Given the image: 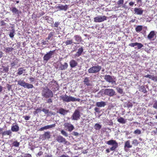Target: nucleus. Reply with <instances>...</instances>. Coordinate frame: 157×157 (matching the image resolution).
Instances as JSON below:
<instances>
[{
    "mask_svg": "<svg viewBox=\"0 0 157 157\" xmlns=\"http://www.w3.org/2000/svg\"><path fill=\"white\" fill-rule=\"evenodd\" d=\"M105 94L110 97H112L115 95V92L113 89H107L104 90Z\"/></svg>",
    "mask_w": 157,
    "mask_h": 157,
    "instance_id": "obj_8",
    "label": "nucleus"
},
{
    "mask_svg": "<svg viewBox=\"0 0 157 157\" xmlns=\"http://www.w3.org/2000/svg\"><path fill=\"white\" fill-rule=\"evenodd\" d=\"M23 157H32L31 155L29 154H26Z\"/></svg>",
    "mask_w": 157,
    "mask_h": 157,
    "instance_id": "obj_54",
    "label": "nucleus"
},
{
    "mask_svg": "<svg viewBox=\"0 0 157 157\" xmlns=\"http://www.w3.org/2000/svg\"><path fill=\"white\" fill-rule=\"evenodd\" d=\"M134 11L135 13L137 14L141 15L142 14L143 12V10L142 8H135L134 9Z\"/></svg>",
    "mask_w": 157,
    "mask_h": 157,
    "instance_id": "obj_19",
    "label": "nucleus"
},
{
    "mask_svg": "<svg viewBox=\"0 0 157 157\" xmlns=\"http://www.w3.org/2000/svg\"><path fill=\"white\" fill-rule=\"evenodd\" d=\"M56 50L50 51L45 54L43 57V60L44 62H48L52 57V56L55 52Z\"/></svg>",
    "mask_w": 157,
    "mask_h": 157,
    "instance_id": "obj_6",
    "label": "nucleus"
},
{
    "mask_svg": "<svg viewBox=\"0 0 157 157\" xmlns=\"http://www.w3.org/2000/svg\"><path fill=\"white\" fill-rule=\"evenodd\" d=\"M106 143L109 145L113 146L110 148V150L112 151H115L118 146V143L115 140H110L108 141Z\"/></svg>",
    "mask_w": 157,
    "mask_h": 157,
    "instance_id": "obj_5",
    "label": "nucleus"
},
{
    "mask_svg": "<svg viewBox=\"0 0 157 157\" xmlns=\"http://www.w3.org/2000/svg\"><path fill=\"white\" fill-rule=\"evenodd\" d=\"M94 128L96 130H99L101 128V126L99 124L96 123L94 125Z\"/></svg>",
    "mask_w": 157,
    "mask_h": 157,
    "instance_id": "obj_34",
    "label": "nucleus"
},
{
    "mask_svg": "<svg viewBox=\"0 0 157 157\" xmlns=\"http://www.w3.org/2000/svg\"><path fill=\"white\" fill-rule=\"evenodd\" d=\"M41 95L43 97L46 98H51L53 96V94L52 91L47 87L43 88Z\"/></svg>",
    "mask_w": 157,
    "mask_h": 157,
    "instance_id": "obj_1",
    "label": "nucleus"
},
{
    "mask_svg": "<svg viewBox=\"0 0 157 157\" xmlns=\"http://www.w3.org/2000/svg\"><path fill=\"white\" fill-rule=\"evenodd\" d=\"M127 106L128 108L132 107V103H131L130 104L128 105Z\"/></svg>",
    "mask_w": 157,
    "mask_h": 157,
    "instance_id": "obj_63",
    "label": "nucleus"
},
{
    "mask_svg": "<svg viewBox=\"0 0 157 157\" xmlns=\"http://www.w3.org/2000/svg\"><path fill=\"white\" fill-rule=\"evenodd\" d=\"M29 79L31 82H34L35 80L34 78L31 76L29 78Z\"/></svg>",
    "mask_w": 157,
    "mask_h": 157,
    "instance_id": "obj_49",
    "label": "nucleus"
},
{
    "mask_svg": "<svg viewBox=\"0 0 157 157\" xmlns=\"http://www.w3.org/2000/svg\"><path fill=\"white\" fill-rule=\"evenodd\" d=\"M60 98L63 101L67 102L70 101L74 102L76 101L80 102V99L79 98H77L70 96H68L66 94H65L64 95L61 96L60 97Z\"/></svg>",
    "mask_w": 157,
    "mask_h": 157,
    "instance_id": "obj_2",
    "label": "nucleus"
},
{
    "mask_svg": "<svg viewBox=\"0 0 157 157\" xmlns=\"http://www.w3.org/2000/svg\"><path fill=\"white\" fill-rule=\"evenodd\" d=\"M153 107L156 109H157V101H155L153 105Z\"/></svg>",
    "mask_w": 157,
    "mask_h": 157,
    "instance_id": "obj_53",
    "label": "nucleus"
},
{
    "mask_svg": "<svg viewBox=\"0 0 157 157\" xmlns=\"http://www.w3.org/2000/svg\"><path fill=\"white\" fill-rule=\"evenodd\" d=\"M83 51V48L81 47L78 49L77 52L75 54V56L78 57L79 56L81 55Z\"/></svg>",
    "mask_w": 157,
    "mask_h": 157,
    "instance_id": "obj_18",
    "label": "nucleus"
},
{
    "mask_svg": "<svg viewBox=\"0 0 157 157\" xmlns=\"http://www.w3.org/2000/svg\"><path fill=\"white\" fill-rule=\"evenodd\" d=\"M139 144L138 141L136 139L133 140L132 141V144L135 146H137Z\"/></svg>",
    "mask_w": 157,
    "mask_h": 157,
    "instance_id": "obj_36",
    "label": "nucleus"
},
{
    "mask_svg": "<svg viewBox=\"0 0 157 157\" xmlns=\"http://www.w3.org/2000/svg\"><path fill=\"white\" fill-rule=\"evenodd\" d=\"M107 17L105 16H98L94 18V21L96 22H101L107 20Z\"/></svg>",
    "mask_w": 157,
    "mask_h": 157,
    "instance_id": "obj_10",
    "label": "nucleus"
},
{
    "mask_svg": "<svg viewBox=\"0 0 157 157\" xmlns=\"http://www.w3.org/2000/svg\"><path fill=\"white\" fill-rule=\"evenodd\" d=\"M116 90H117V92L118 93H120V94H122L123 93V90L122 89H121L119 87H117Z\"/></svg>",
    "mask_w": 157,
    "mask_h": 157,
    "instance_id": "obj_40",
    "label": "nucleus"
},
{
    "mask_svg": "<svg viewBox=\"0 0 157 157\" xmlns=\"http://www.w3.org/2000/svg\"><path fill=\"white\" fill-rule=\"evenodd\" d=\"M151 80L155 82H157V76H154V75H153Z\"/></svg>",
    "mask_w": 157,
    "mask_h": 157,
    "instance_id": "obj_51",
    "label": "nucleus"
},
{
    "mask_svg": "<svg viewBox=\"0 0 157 157\" xmlns=\"http://www.w3.org/2000/svg\"><path fill=\"white\" fill-rule=\"evenodd\" d=\"M139 90L144 93H146L147 92L145 86H141L140 87Z\"/></svg>",
    "mask_w": 157,
    "mask_h": 157,
    "instance_id": "obj_32",
    "label": "nucleus"
},
{
    "mask_svg": "<svg viewBox=\"0 0 157 157\" xmlns=\"http://www.w3.org/2000/svg\"><path fill=\"white\" fill-rule=\"evenodd\" d=\"M55 34L54 32H51L48 34V36L46 39L48 40H52V37L54 36Z\"/></svg>",
    "mask_w": 157,
    "mask_h": 157,
    "instance_id": "obj_26",
    "label": "nucleus"
},
{
    "mask_svg": "<svg viewBox=\"0 0 157 157\" xmlns=\"http://www.w3.org/2000/svg\"><path fill=\"white\" fill-rule=\"evenodd\" d=\"M41 111V110L40 108H38L36 109L35 111V113H37L39 112H40Z\"/></svg>",
    "mask_w": 157,
    "mask_h": 157,
    "instance_id": "obj_46",
    "label": "nucleus"
},
{
    "mask_svg": "<svg viewBox=\"0 0 157 157\" xmlns=\"http://www.w3.org/2000/svg\"><path fill=\"white\" fill-rule=\"evenodd\" d=\"M43 154V152L42 151H40L37 154V155L39 156H41Z\"/></svg>",
    "mask_w": 157,
    "mask_h": 157,
    "instance_id": "obj_59",
    "label": "nucleus"
},
{
    "mask_svg": "<svg viewBox=\"0 0 157 157\" xmlns=\"http://www.w3.org/2000/svg\"><path fill=\"white\" fill-rule=\"evenodd\" d=\"M73 40H67L65 41V44L66 45H68L72 44L73 43Z\"/></svg>",
    "mask_w": 157,
    "mask_h": 157,
    "instance_id": "obj_38",
    "label": "nucleus"
},
{
    "mask_svg": "<svg viewBox=\"0 0 157 157\" xmlns=\"http://www.w3.org/2000/svg\"><path fill=\"white\" fill-rule=\"evenodd\" d=\"M19 145V142H18L17 141L14 142L12 144L13 146L15 147H18Z\"/></svg>",
    "mask_w": 157,
    "mask_h": 157,
    "instance_id": "obj_39",
    "label": "nucleus"
},
{
    "mask_svg": "<svg viewBox=\"0 0 157 157\" xmlns=\"http://www.w3.org/2000/svg\"><path fill=\"white\" fill-rule=\"evenodd\" d=\"M45 13L43 11L40 12L36 15V17L38 18H40V17L43 15Z\"/></svg>",
    "mask_w": 157,
    "mask_h": 157,
    "instance_id": "obj_41",
    "label": "nucleus"
},
{
    "mask_svg": "<svg viewBox=\"0 0 157 157\" xmlns=\"http://www.w3.org/2000/svg\"><path fill=\"white\" fill-rule=\"evenodd\" d=\"M104 79L108 82L113 84L116 83L112 76L109 75H105L104 76Z\"/></svg>",
    "mask_w": 157,
    "mask_h": 157,
    "instance_id": "obj_12",
    "label": "nucleus"
},
{
    "mask_svg": "<svg viewBox=\"0 0 157 157\" xmlns=\"http://www.w3.org/2000/svg\"><path fill=\"white\" fill-rule=\"evenodd\" d=\"M56 8L59 9L60 10H66L67 9L68 6L67 5H65V6L59 5L57 6Z\"/></svg>",
    "mask_w": 157,
    "mask_h": 157,
    "instance_id": "obj_22",
    "label": "nucleus"
},
{
    "mask_svg": "<svg viewBox=\"0 0 157 157\" xmlns=\"http://www.w3.org/2000/svg\"><path fill=\"white\" fill-rule=\"evenodd\" d=\"M10 135V131L4 132L3 133V135Z\"/></svg>",
    "mask_w": 157,
    "mask_h": 157,
    "instance_id": "obj_47",
    "label": "nucleus"
},
{
    "mask_svg": "<svg viewBox=\"0 0 157 157\" xmlns=\"http://www.w3.org/2000/svg\"><path fill=\"white\" fill-rule=\"evenodd\" d=\"M117 121L120 123L124 124L126 123V121L122 117H120L117 120Z\"/></svg>",
    "mask_w": 157,
    "mask_h": 157,
    "instance_id": "obj_31",
    "label": "nucleus"
},
{
    "mask_svg": "<svg viewBox=\"0 0 157 157\" xmlns=\"http://www.w3.org/2000/svg\"><path fill=\"white\" fill-rule=\"evenodd\" d=\"M53 102L52 99L50 98L47 100V103H52Z\"/></svg>",
    "mask_w": 157,
    "mask_h": 157,
    "instance_id": "obj_50",
    "label": "nucleus"
},
{
    "mask_svg": "<svg viewBox=\"0 0 157 157\" xmlns=\"http://www.w3.org/2000/svg\"><path fill=\"white\" fill-rule=\"evenodd\" d=\"M44 137V140L48 139L50 137V133L49 132H46L43 134Z\"/></svg>",
    "mask_w": 157,
    "mask_h": 157,
    "instance_id": "obj_30",
    "label": "nucleus"
},
{
    "mask_svg": "<svg viewBox=\"0 0 157 157\" xmlns=\"http://www.w3.org/2000/svg\"><path fill=\"white\" fill-rule=\"evenodd\" d=\"M68 111L62 108H60L59 109V113L63 115H65L67 113Z\"/></svg>",
    "mask_w": 157,
    "mask_h": 157,
    "instance_id": "obj_25",
    "label": "nucleus"
},
{
    "mask_svg": "<svg viewBox=\"0 0 157 157\" xmlns=\"http://www.w3.org/2000/svg\"><path fill=\"white\" fill-rule=\"evenodd\" d=\"M70 65L71 68L75 67L78 65V62L74 59L71 60L69 63Z\"/></svg>",
    "mask_w": 157,
    "mask_h": 157,
    "instance_id": "obj_16",
    "label": "nucleus"
},
{
    "mask_svg": "<svg viewBox=\"0 0 157 157\" xmlns=\"http://www.w3.org/2000/svg\"><path fill=\"white\" fill-rule=\"evenodd\" d=\"M43 18H45V20H47V22L51 24H53V20L52 18L48 16L43 17Z\"/></svg>",
    "mask_w": 157,
    "mask_h": 157,
    "instance_id": "obj_21",
    "label": "nucleus"
},
{
    "mask_svg": "<svg viewBox=\"0 0 157 157\" xmlns=\"http://www.w3.org/2000/svg\"><path fill=\"white\" fill-rule=\"evenodd\" d=\"M44 157H52V155H45Z\"/></svg>",
    "mask_w": 157,
    "mask_h": 157,
    "instance_id": "obj_64",
    "label": "nucleus"
},
{
    "mask_svg": "<svg viewBox=\"0 0 157 157\" xmlns=\"http://www.w3.org/2000/svg\"><path fill=\"white\" fill-rule=\"evenodd\" d=\"M132 147V145L130 144V141L129 140L126 141L125 142L124 148H130Z\"/></svg>",
    "mask_w": 157,
    "mask_h": 157,
    "instance_id": "obj_24",
    "label": "nucleus"
},
{
    "mask_svg": "<svg viewBox=\"0 0 157 157\" xmlns=\"http://www.w3.org/2000/svg\"><path fill=\"white\" fill-rule=\"evenodd\" d=\"M5 51L7 52H9L10 51V48H6L5 49Z\"/></svg>",
    "mask_w": 157,
    "mask_h": 157,
    "instance_id": "obj_57",
    "label": "nucleus"
},
{
    "mask_svg": "<svg viewBox=\"0 0 157 157\" xmlns=\"http://www.w3.org/2000/svg\"><path fill=\"white\" fill-rule=\"evenodd\" d=\"M17 63L16 62H13V63H11V65L12 67L14 66L15 65L17 64Z\"/></svg>",
    "mask_w": 157,
    "mask_h": 157,
    "instance_id": "obj_61",
    "label": "nucleus"
},
{
    "mask_svg": "<svg viewBox=\"0 0 157 157\" xmlns=\"http://www.w3.org/2000/svg\"><path fill=\"white\" fill-rule=\"evenodd\" d=\"M101 69V66L97 65L93 66L88 70L89 73H97L99 72Z\"/></svg>",
    "mask_w": 157,
    "mask_h": 157,
    "instance_id": "obj_3",
    "label": "nucleus"
},
{
    "mask_svg": "<svg viewBox=\"0 0 157 157\" xmlns=\"http://www.w3.org/2000/svg\"><path fill=\"white\" fill-rule=\"evenodd\" d=\"M134 4V2H131L129 3V5L130 6H132Z\"/></svg>",
    "mask_w": 157,
    "mask_h": 157,
    "instance_id": "obj_62",
    "label": "nucleus"
},
{
    "mask_svg": "<svg viewBox=\"0 0 157 157\" xmlns=\"http://www.w3.org/2000/svg\"><path fill=\"white\" fill-rule=\"evenodd\" d=\"M153 75H145L144 77L146 78H148L150 79H152Z\"/></svg>",
    "mask_w": 157,
    "mask_h": 157,
    "instance_id": "obj_48",
    "label": "nucleus"
},
{
    "mask_svg": "<svg viewBox=\"0 0 157 157\" xmlns=\"http://www.w3.org/2000/svg\"><path fill=\"white\" fill-rule=\"evenodd\" d=\"M94 110L97 112L98 113V112H99V109L98 108H97V107L95 108V109H94Z\"/></svg>",
    "mask_w": 157,
    "mask_h": 157,
    "instance_id": "obj_60",
    "label": "nucleus"
},
{
    "mask_svg": "<svg viewBox=\"0 0 157 157\" xmlns=\"http://www.w3.org/2000/svg\"><path fill=\"white\" fill-rule=\"evenodd\" d=\"M68 67V64L67 63L65 62L63 64H61L59 67V68L61 70H64L67 69Z\"/></svg>",
    "mask_w": 157,
    "mask_h": 157,
    "instance_id": "obj_20",
    "label": "nucleus"
},
{
    "mask_svg": "<svg viewBox=\"0 0 157 157\" xmlns=\"http://www.w3.org/2000/svg\"><path fill=\"white\" fill-rule=\"evenodd\" d=\"M123 3L124 0H119L117 2V4L119 5V6L120 7V6H121L123 4Z\"/></svg>",
    "mask_w": 157,
    "mask_h": 157,
    "instance_id": "obj_42",
    "label": "nucleus"
},
{
    "mask_svg": "<svg viewBox=\"0 0 157 157\" xmlns=\"http://www.w3.org/2000/svg\"><path fill=\"white\" fill-rule=\"evenodd\" d=\"M136 2L137 4L141 5L142 0H136Z\"/></svg>",
    "mask_w": 157,
    "mask_h": 157,
    "instance_id": "obj_56",
    "label": "nucleus"
},
{
    "mask_svg": "<svg viewBox=\"0 0 157 157\" xmlns=\"http://www.w3.org/2000/svg\"><path fill=\"white\" fill-rule=\"evenodd\" d=\"M128 45L132 47H134L137 46L138 49L141 48L143 46V45L141 43L137 42L131 43L129 44Z\"/></svg>",
    "mask_w": 157,
    "mask_h": 157,
    "instance_id": "obj_13",
    "label": "nucleus"
},
{
    "mask_svg": "<svg viewBox=\"0 0 157 157\" xmlns=\"http://www.w3.org/2000/svg\"><path fill=\"white\" fill-rule=\"evenodd\" d=\"M14 31H12V32H10V37L12 38L14 36Z\"/></svg>",
    "mask_w": 157,
    "mask_h": 157,
    "instance_id": "obj_58",
    "label": "nucleus"
},
{
    "mask_svg": "<svg viewBox=\"0 0 157 157\" xmlns=\"http://www.w3.org/2000/svg\"><path fill=\"white\" fill-rule=\"evenodd\" d=\"M11 130L13 132H17L19 130V127L16 124L15 125H13L12 126Z\"/></svg>",
    "mask_w": 157,
    "mask_h": 157,
    "instance_id": "obj_28",
    "label": "nucleus"
},
{
    "mask_svg": "<svg viewBox=\"0 0 157 157\" xmlns=\"http://www.w3.org/2000/svg\"><path fill=\"white\" fill-rule=\"evenodd\" d=\"M56 140L59 143H63L65 145H68L69 144V143L66 141L65 138L60 135L56 137Z\"/></svg>",
    "mask_w": 157,
    "mask_h": 157,
    "instance_id": "obj_9",
    "label": "nucleus"
},
{
    "mask_svg": "<svg viewBox=\"0 0 157 157\" xmlns=\"http://www.w3.org/2000/svg\"><path fill=\"white\" fill-rule=\"evenodd\" d=\"M12 11L15 14H19V10L15 7H13L12 8Z\"/></svg>",
    "mask_w": 157,
    "mask_h": 157,
    "instance_id": "obj_35",
    "label": "nucleus"
},
{
    "mask_svg": "<svg viewBox=\"0 0 157 157\" xmlns=\"http://www.w3.org/2000/svg\"><path fill=\"white\" fill-rule=\"evenodd\" d=\"M55 124H52L50 125H48L40 128L39 129L40 131H42L44 130H47L55 127Z\"/></svg>",
    "mask_w": 157,
    "mask_h": 157,
    "instance_id": "obj_15",
    "label": "nucleus"
},
{
    "mask_svg": "<svg viewBox=\"0 0 157 157\" xmlns=\"http://www.w3.org/2000/svg\"><path fill=\"white\" fill-rule=\"evenodd\" d=\"M60 23L58 21L55 22L53 25H52L51 26L52 27L58 28L59 25Z\"/></svg>",
    "mask_w": 157,
    "mask_h": 157,
    "instance_id": "obj_37",
    "label": "nucleus"
},
{
    "mask_svg": "<svg viewBox=\"0 0 157 157\" xmlns=\"http://www.w3.org/2000/svg\"><path fill=\"white\" fill-rule=\"evenodd\" d=\"M143 29V26L142 25H138L135 28V30L137 32H140Z\"/></svg>",
    "mask_w": 157,
    "mask_h": 157,
    "instance_id": "obj_33",
    "label": "nucleus"
},
{
    "mask_svg": "<svg viewBox=\"0 0 157 157\" xmlns=\"http://www.w3.org/2000/svg\"><path fill=\"white\" fill-rule=\"evenodd\" d=\"M18 75H22L23 73L25 72V69H24L23 67H20L18 69Z\"/></svg>",
    "mask_w": 157,
    "mask_h": 157,
    "instance_id": "obj_29",
    "label": "nucleus"
},
{
    "mask_svg": "<svg viewBox=\"0 0 157 157\" xmlns=\"http://www.w3.org/2000/svg\"><path fill=\"white\" fill-rule=\"evenodd\" d=\"M83 82L84 84L87 86H90L91 85V84L90 83V80L89 78L86 77L85 78Z\"/></svg>",
    "mask_w": 157,
    "mask_h": 157,
    "instance_id": "obj_27",
    "label": "nucleus"
},
{
    "mask_svg": "<svg viewBox=\"0 0 157 157\" xmlns=\"http://www.w3.org/2000/svg\"><path fill=\"white\" fill-rule=\"evenodd\" d=\"M23 117L24 118L25 120H28L30 118V117L28 116H24Z\"/></svg>",
    "mask_w": 157,
    "mask_h": 157,
    "instance_id": "obj_52",
    "label": "nucleus"
},
{
    "mask_svg": "<svg viewBox=\"0 0 157 157\" xmlns=\"http://www.w3.org/2000/svg\"><path fill=\"white\" fill-rule=\"evenodd\" d=\"M74 38L75 40L77 43L74 44H78L82 41V38L79 35H76L74 36Z\"/></svg>",
    "mask_w": 157,
    "mask_h": 157,
    "instance_id": "obj_17",
    "label": "nucleus"
},
{
    "mask_svg": "<svg viewBox=\"0 0 157 157\" xmlns=\"http://www.w3.org/2000/svg\"><path fill=\"white\" fill-rule=\"evenodd\" d=\"M42 110L44 113L45 114H47L49 112V111L48 109H45L44 108Z\"/></svg>",
    "mask_w": 157,
    "mask_h": 157,
    "instance_id": "obj_45",
    "label": "nucleus"
},
{
    "mask_svg": "<svg viewBox=\"0 0 157 157\" xmlns=\"http://www.w3.org/2000/svg\"><path fill=\"white\" fill-rule=\"evenodd\" d=\"M64 126L65 128L68 129V131L70 132L72 131L74 128V127L72 124L68 122L65 123Z\"/></svg>",
    "mask_w": 157,
    "mask_h": 157,
    "instance_id": "obj_14",
    "label": "nucleus"
},
{
    "mask_svg": "<svg viewBox=\"0 0 157 157\" xmlns=\"http://www.w3.org/2000/svg\"><path fill=\"white\" fill-rule=\"evenodd\" d=\"M105 105V102L103 101L98 102L96 103V105L98 107H104Z\"/></svg>",
    "mask_w": 157,
    "mask_h": 157,
    "instance_id": "obj_23",
    "label": "nucleus"
},
{
    "mask_svg": "<svg viewBox=\"0 0 157 157\" xmlns=\"http://www.w3.org/2000/svg\"><path fill=\"white\" fill-rule=\"evenodd\" d=\"M156 33L154 31H152L150 32L147 36V38L151 40H154L156 38Z\"/></svg>",
    "mask_w": 157,
    "mask_h": 157,
    "instance_id": "obj_11",
    "label": "nucleus"
},
{
    "mask_svg": "<svg viewBox=\"0 0 157 157\" xmlns=\"http://www.w3.org/2000/svg\"><path fill=\"white\" fill-rule=\"evenodd\" d=\"M134 133L135 134H140L141 133V132L140 130L139 129H137L134 131Z\"/></svg>",
    "mask_w": 157,
    "mask_h": 157,
    "instance_id": "obj_44",
    "label": "nucleus"
},
{
    "mask_svg": "<svg viewBox=\"0 0 157 157\" xmlns=\"http://www.w3.org/2000/svg\"><path fill=\"white\" fill-rule=\"evenodd\" d=\"M80 116L79 110L78 109H76L72 115L71 118L73 120H78L80 119Z\"/></svg>",
    "mask_w": 157,
    "mask_h": 157,
    "instance_id": "obj_7",
    "label": "nucleus"
},
{
    "mask_svg": "<svg viewBox=\"0 0 157 157\" xmlns=\"http://www.w3.org/2000/svg\"><path fill=\"white\" fill-rule=\"evenodd\" d=\"M5 23L4 21H2L0 22V24L1 26H3L5 25Z\"/></svg>",
    "mask_w": 157,
    "mask_h": 157,
    "instance_id": "obj_55",
    "label": "nucleus"
},
{
    "mask_svg": "<svg viewBox=\"0 0 157 157\" xmlns=\"http://www.w3.org/2000/svg\"><path fill=\"white\" fill-rule=\"evenodd\" d=\"M18 84L23 87L24 88L31 89L34 86L33 84L25 82L24 80H20L18 81Z\"/></svg>",
    "mask_w": 157,
    "mask_h": 157,
    "instance_id": "obj_4",
    "label": "nucleus"
},
{
    "mask_svg": "<svg viewBox=\"0 0 157 157\" xmlns=\"http://www.w3.org/2000/svg\"><path fill=\"white\" fill-rule=\"evenodd\" d=\"M61 133L62 134L66 137L68 136V134L67 133L63 130H62L61 131Z\"/></svg>",
    "mask_w": 157,
    "mask_h": 157,
    "instance_id": "obj_43",
    "label": "nucleus"
}]
</instances>
